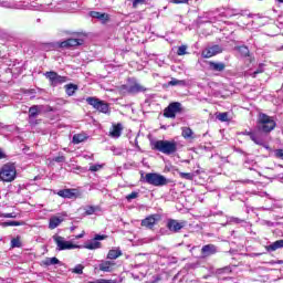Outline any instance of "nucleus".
<instances>
[{"mask_svg": "<svg viewBox=\"0 0 283 283\" xmlns=\"http://www.w3.org/2000/svg\"><path fill=\"white\" fill-rule=\"evenodd\" d=\"M217 119L220 120L221 123L229 122V113H219V114H217Z\"/></svg>", "mask_w": 283, "mask_h": 283, "instance_id": "obj_32", "label": "nucleus"}, {"mask_svg": "<svg viewBox=\"0 0 283 283\" xmlns=\"http://www.w3.org/2000/svg\"><path fill=\"white\" fill-rule=\"evenodd\" d=\"M187 85V82L185 80H178L176 77H172L170 82H168L167 87H176V86H185Z\"/></svg>", "mask_w": 283, "mask_h": 283, "instance_id": "obj_22", "label": "nucleus"}, {"mask_svg": "<svg viewBox=\"0 0 283 283\" xmlns=\"http://www.w3.org/2000/svg\"><path fill=\"white\" fill-rule=\"evenodd\" d=\"M57 196H60V198H69V199L76 198V189L60 190L57 192Z\"/></svg>", "mask_w": 283, "mask_h": 283, "instance_id": "obj_19", "label": "nucleus"}, {"mask_svg": "<svg viewBox=\"0 0 283 283\" xmlns=\"http://www.w3.org/2000/svg\"><path fill=\"white\" fill-rule=\"evenodd\" d=\"M2 158H6V154H3L2 150H0V160H1Z\"/></svg>", "mask_w": 283, "mask_h": 283, "instance_id": "obj_51", "label": "nucleus"}, {"mask_svg": "<svg viewBox=\"0 0 283 283\" xmlns=\"http://www.w3.org/2000/svg\"><path fill=\"white\" fill-rule=\"evenodd\" d=\"M216 54H222V46H220L218 44L208 46L201 53L203 59H211V56H216Z\"/></svg>", "mask_w": 283, "mask_h": 283, "instance_id": "obj_12", "label": "nucleus"}, {"mask_svg": "<svg viewBox=\"0 0 283 283\" xmlns=\"http://www.w3.org/2000/svg\"><path fill=\"white\" fill-rule=\"evenodd\" d=\"M124 90H126L128 94H140V92H147V88L136 80H130L128 84L124 85Z\"/></svg>", "mask_w": 283, "mask_h": 283, "instance_id": "obj_9", "label": "nucleus"}, {"mask_svg": "<svg viewBox=\"0 0 283 283\" xmlns=\"http://www.w3.org/2000/svg\"><path fill=\"white\" fill-rule=\"evenodd\" d=\"M72 229V231H74V228H71Z\"/></svg>", "mask_w": 283, "mask_h": 283, "instance_id": "obj_54", "label": "nucleus"}, {"mask_svg": "<svg viewBox=\"0 0 283 283\" xmlns=\"http://www.w3.org/2000/svg\"><path fill=\"white\" fill-rule=\"evenodd\" d=\"M99 283H112L109 280H102Z\"/></svg>", "mask_w": 283, "mask_h": 283, "instance_id": "obj_52", "label": "nucleus"}, {"mask_svg": "<svg viewBox=\"0 0 283 283\" xmlns=\"http://www.w3.org/2000/svg\"><path fill=\"white\" fill-rule=\"evenodd\" d=\"M3 217H4V218H17V216H12V214H10V213L4 214Z\"/></svg>", "mask_w": 283, "mask_h": 283, "instance_id": "obj_50", "label": "nucleus"}, {"mask_svg": "<svg viewBox=\"0 0 283 283\" xmlns=\"http://www.w3.org/2000/svg\"><path fill=\"white\" fill-rule=\"evenodd\" d=\"M145 182L153 185V187H165L167 185V178L156 172H148L145 176Z\"/></svg>", "mask_w": 283, "mask_h": 283, "instance_id": "obj_4", "label": "nucleus"}, {"mask_svg": "<svg viewBox=\"0 0 283 283\" xmlns=\"http://www.w3.org/2000/svg\"><path fill=\"white\" fill-rule=\"evenodd\" d=\"M87 140V135L81 133L73 136V144L80 145V143H85Z\"/></svg>", "mask_w": 283, "mask_h": 283, "instance_id": "obj_25", "label": "nucleus"}, {"mask_svg": "<svg viewBox=\"0 0 283 283\" xmlns=\"http://www.w3.org/2000/svg\"><path fill=\"white\" fill-rule=\"evenodd\" d=\"M250 139L255 144L260 145L261 147H265V149H269L266 144H264V138H262V135H260L258 132L252 133Z\"/></svg>", "mask_w": 283, "mask_h": 283, "instance_id": "obj_17", "label": "nucleus"}, {"mask_svg": "<svg viewBox=\"0 0 283 283\" xmlns=\"http://www.w3.org/2000/svg\"><path fill=\"white\" fill-rule=\"evenodd\" d=\"M84 235H85V233L82 232L81 234H77L75 238H76V240H81V238H83Z\"/></svg>", "mask_w": 283, "mask_h": 283, "instance_id": "obj_49", "label": "nucleus"}, {"mask_svg": "<svg viewBox=\"0 0 283 283\" xmlns=\"http://www.w3.org/2000/svg\"><path fill=\"white\" fill-rule=\"evenodd\" d=\"M53 240L57 245V251H67L72 249H78V245H75L70 241H65V238L63 237L54 235Z\"/></svg>", "mask_w": 283, "mask_h": 283, "instance_id": "obj_8", "label": "nucleus"}, {"mask_svg": "<svg viewBox=\"0 0 283 283\" xmlns=\"http://www.w3.org/2000/svg\"><path fill=\"white\" fill-rule=\"evenodd\" d=\"M57 45L63 50H70V48H78V45H83V39H67L65 41L59 42Z\"/></svg>", "mask_w": 283, "mask_h": 283, "instance_id": "obj_11", "label": "nucleus"}, {"mask_svg": "<svg viewBox=\"0 0 283 283\" xmlns=\"http://www.w3.org/2000/svg\"><path fill=\"white\" fill-rule=\"evenodd\" d=\"M120 255H123V252H120L119 250H109L107 254V259L116 260L117 258H120Z\"/></svg>", "mask_w": 283, "mask_h": 283, "instance_id": "obj_29", "label": "nucleus"}, {"mask_svg": "<svg viewBox=\"0 0 283 283\" xmlns=\"http://www.w3.org/2000/svg\"><path fill=\"white\" fill-rule=\"evenodd\" d=\"M182 104L180 102H172L164 109L165 118H176V114L182 112Z\"/></svg>", "mask_w": 283, "mask_h": 283, "instance_id": "obj_7", "label": "nucleus"}, {"mask_svg": "<svg viewBox=\"0 0 283 283\" xmlns=\"http://www.w3.org/2000/svg\"><path fill=\"white\" fill-rule=\"evenodd\" d=\"M86 103L88 105H92L94 109H97V112H101L102 114H109V104H107L104 101H101L96 97H87Z\"/></svg>", "mask_w": 283, "mask_h": 283, "instance_id": "obj_5", "label": "nucleus"}, {"mask_svg": "<svg viewBox=\"0 0 283 283\" xmlns=\"http://www.w3.org/2000/svg\"><path fill=\"white\" fill-rule=\"evenodd\" d=\"M83 269H85V266H83V264H77V265L72 270V273H75L76 275H83Z\"/></svg>", "mask_w": 283, "mask_h": 283, "instance_id": "obj_36", "label": "nucleus"}, {"mask_svg": "<svg viewBox=\"0 0 283 283\" xmlns=\"http://www.w3.org/2000/svg\"><path fill=\"white\" fill-rule=\"evenodd\" d=\"M189 0H172V3H188Z\"/></svg>", "mask_w": 283, "mask_h": 283, "instance_id": "obj_48", "label": "nucleus"}, {"mask_svg": "<svg viewBox=\"0 0 283 283\" xmlns=\"http://www.w3.org/2000/svg\"><path fill=\"white\" fill-rule=\"evenodd\" d=\"M101 169H103V166L101 165H92L90 167V171H101Z\"/></svg>", "mask_w": 283, "mask_h": 283, "instance_id": "obj_42", "label": "nucleus"}, {"mask_svg": "<svg viewBox=\"0 0 283 283\" xmlns=\"http://www.w3.org/2000/svg\"><path fill=\"white\" fill-rule=\"evenodd\" d=\"M17 178V167L13 164L3 165L0 169V179L3 182H12Z\"/></svg>", "mask_w": 283, "mask_h": 283, "instance_id": "obj_3", "label": "nucleus"}, {"mask_svg": "<svg viewBox=\"0 0 283 283\" xmlns=\"http://www.w3.org/2000/svg\"><path fill=\"white\" fill-rule=\"evenodd\" d=\"M80 211H83L84 213H96V211H101V208L94 206H85L80 208Z\"/></svg>", "mask_w": 283, "mask_h": 283, "instance_id": "obj_27", "label": "nucleus"}, {"mask_svg": "<svg viewBox=\"0 0 283 283\" xmlns=\"http://www.w3.org/2000/svg\"><path fill=\"white\" fill-rule=\"evenodd\" d=\"M105 235L96 234L93 240L85 243L84 249H88L90 251L101 249V242L98 240H105Z\"/></svg>", "mask_w": 283, "mask_h": 283, "instance_id": "obj_13", "label": "nucleus"}, {"mask_svg": "<svg viewBox=\"0 0 283 283\" xmlns=\"http://www.w3.org/2000/svg\"><path fill=\"white\" fill-rule=\"evenodd\" d=\"M11 247H12V249L21 247V240H19L18 238L12 239L11 240Z\"/></svg>", "mask_w": 283, "mask_h": 283, "instance_id": "obj_40", "label": "nucleus"}, {"mask_svg": "<svg viewBox=\"0 0 283 283\" xmlns=\"http://www.w3.org/2000/svg\"><path fill=\"white\" fill-rule=\"evenodd\" d=\"M145 3V0H134L133 1V8H138V6Z\"/></svg>", "mask_w": 283, "mask_h": 283, "instance_id": "obj_44", "label": "nucleus"}, {"mask_svg": "<svg viewBox=\"0 0 283 283\" xmlns=\"http://www.w3.org/2000/svg\"><path fill=\"white\" fill-rule=\"evenodd\" d=\"M67 96H74L76 90H78V86L75 84H66L65 86Z\"/></svg>", "mask_w": 283, "mask_h": 283, "instance_id": "obj_28", "label": "nucleus"}, {"mask_svg": "<svg viewBox=\"0 0 283 283\" xmlns=\"http://www.w3.org/2000/svg\"><path fill=\"white\" fill-rule=\"evenodd\" d=\"M90 17H92V19L102 21V23H107V21H109V15L107 13H101L98 11H91Z\"/></svg>", "mask_w": 283, "mask_h": 283, "instance_id": "obj_16", "label": "nucleus"}, {"mask_svg": "<svg viewBox=\"0 0 283 283\" xmlns=\"http://www.w3.org/2000/svg\"><path fill=\"white\" fill-rule=\"evenodd\" d=\"M150 147L154 151H159L166 156H174L178 151V142L165 139L151 140Z\"/></svg>", "mask_w": 283, "mask_h": 283, "instance_id": "obj_1", "label": "nucleus"}, {"mask_svg": "<svg viewBox=\"0 0 283 283\" xmlns=\"http://www.w3.org/2000/svg\"><path fill=\"white\" fill-rule=\"evenodd\" d=\"M179 176L185 180H193V174L191 172H179Z\"/></svg>", "mask_w": 283, "mask_h": 283, "instance_id": "obj_37", "label": "nucleus"}, {"mask_svg": "<svg viewBox=\"0 0 283 283\" xmlns=\"http://www.w3.org/2000/svg\"><path fill=\"white\" fill-rule=\"evenodd\" d=\"M40 109L38 105H33L29 108V120L32 122V118L39 116Z\"/></svg>", "mask_w": 283, "mask_h": 283, "instance_id": "obj_24", "label": "nucleus"}, {"mask_svg": "<svg viewBox=\"0 0 283 283\" xmlns=\"http://www.w3.org/2000/svg\"><path fill=\"white\" fill-rule=\"evenodd\" d=\"M216 275H224V273H231L230 266H224L216 270Z\"/></svg>", "mask_w": 283, "mask_h": 283, "instance_id": "obj_34", "label": "nucleus"}, {"mask_svg": "<svg viewBox=\"0 0 283 283\" xmlns=\"http://www.w3.org/2000/svg\"><path fill=\"white\" fill-rule=\"evenodd\" d=\"M181 136H184L185 138H193V130H191V128L189 127H184Z\"/></svg>", "mask_w": 283, "mask_h": 283, "instance_id": "obj_30", "label": "nucleus"}, {"mask_svg": "<svg viewBox=\"0 0 283 283\" xmlns=\"http://www.w3.org/2000/svg\"><path fill=\"white\" fill-rule=\"evenodd\" d=\"M237 50H238V52H240L241 56H244V57L249 56L250 51H249L248 46L242 45V46L237 48Z\"/></svg>", "mask_w": 283, "mask_h": 283, "instance_id": "obj_31", "label": "nucleus"}, {"mask_svg": "<svg viewBox=\"0 0 283 283\" xmlns=\"http://www.w3.org/2000/svg\"><path fill=\"white\" fill-rule=\"evenodd\" d=\"M54 163H65V156H57L53 158Z\"/></svg>", "mask_w": 283, "mask_h": 283, "instance_id": "obj_43", "label": "nucleus"}, {"mask_svg": "<svg viewBox=\"0 0 283 283\" xmlns=\"http://www.w3.org/2000/svg\"><path fill=\"white\" fill-rule=\"evenodd\" d=\"M262 72H264V70L262 67H260L259 70L254 71L252 76L253 78H255V76H258V74H262Z\"/></svg>", "mask_w": 283, "mask_h": 283, "instance_id": "obj_45", "label": "nucleus"}, {"mask_svg": "<svg viewBox=\"0 0 283 283\" xmlns=\"http://www.w3.org/2000/svg\"><path fill=\"white\" fill-rule=\"evenodd\" d=\"M276 125L277 124L275 123V119H273V117L264 113H261L259 115V124H258L259 132H264V134H271V132L275 129Z\"/></svg>", "mask_w": 283, "mask_h": 283, "instance_id": "obj_2", "label": "nucleus"}, {"mask_svg": "<svg viewBox=\"0 0 283 283\" xmlns=\"http://www.w3.org/2000/svg\"><path fill=\"white\" fill-rule=\"evenodd\" d=\"M120 134H123V125H120V124L113 125V127L109 132V136L112 138H120Z\"/></svg>", "mask_w": 283, "mask_h": 283, "instance_id": "obj_20", "label": "nucleus"}, {"mask_svg": "<svg viewBox=\"0 0 283 283\" xmlns=\"http://www.w3.org/2000/svg\"><path fill=\"white\" fill-rule=\"evenodd\" d=\"M114 263H112L111 261H103L99 264V271H103L104 273H112V265Z\"/></svg>", "mask_w": 283, "mask_h": 283, "instance_id": "obj_23", "label": "nucleus"}, {"mask_svg": "<svg viewBox=\"0 0 283 283\" xmlns=\"http://www.w3.org/2000/svg\"><path fill=\"white\" fill-rule=\"evenodd\" d=\"M241 134H242V136H250V138H251V135H253L254 132L245 130V132H242Z\"/></svg>", "mask_w": 283, "mask_h": 283, "instance_id": "obj_47", "label": "nucleus"}, {"mask_svg": "<svg viewBox=\"0 0 283 283\" xmlns=\"http://www.w3.org/2000/svg\"><path fill=\"white\" fill-rule=\"evenodd\" d=\"M136 198H138V192L136 191H133L126 196V200H128V202H132V200H136Z\"/></svg>", "mask_w": 283, "mask_h": 283, "instance_id": "obj_39", "label": "nucleus"}, {"mask_svg": "<svg viewBox=\"0 0 283 283\" xmlns=\"http://www.w3.org/2000/svg\"><path fill=\"white\" fill-rule=\"evenodd\" d=\"M231 222H234L235 224H240V222H244V220L239 219V218H233V219L231 220Z\"/></svg>", "mask_w": 283, "mask_h": 283, "instance_id": "obj_46", "label": "nucleus"}, {"mask_svg": "<svg viewBox=\"0 0 283 283\" xmlns=\"http://www.w3.org/2000/svg\"><path fill=\"white\" fill-rule=\"evenodd\" d=\"M279 3H283V0H276Z\"/></svg>", "mask_w": 283, "mask_h": 283, "instance_id": "obj_53", "label": "nucleus"}, {"mask_svg": "<svg viewBox=\"0 0 283 283\" xmlns=\"http://www.w3.org/2000/svg\"><path fill=\"white\" fill-rule=\"evenodd\" d=\"M23 221H7L2 223V227H21Z\"/></svg>", "mask_w": 283, "mask_h": 283, "instance_id": "obj_35", "label": "nucleus"}, {"mask_svg": "<svg viewBox=\"0 0 283 283\" xmlns=\"http://www.w3.org/2000/svg\"><path fill=\"white\" fill-rule=\"evenodd\" d=\"M61 222H63V219L59 217H52L49 222V229H56Z\"/></svg>", "mask_w": 283, "mask_h": 283, "instance_id": "obj_26", "label": "nucleus"}, {"mask_svg": "<svg viewBox=\"0 0 283 283\" xmlns=\"http://www.w3.org/2000/svg\"><path fill=\"white\" fill-rule=\"evenodd\" d=\"M44 76L50 81L52 87H57V85H63V83H67V76H61L54 71L44 73Z\"/></svg>", "mask_w": 283, "mask_h": 283, "instance_id": "obj_6", "label": "nucleus"}, {"mask_svg": "<svg viewBox=\"0 0 283 283\" xmlns=\"http://www.w3.org/2000/svg\"><path fill=\"white\" fill-rule=\"evenodd\" d=\"M167 229L171 231V233H180L181 229H185L187 227V221H178L176 219H168Z\"/></svg>", "mask_w": 283, "mask_h": 283, "instance_id": "obj_10", "label": "nucleus"}, {"mask_svg": "<svg viewBox=\"0 0 283 283\" xmlns=\"http://www.w3.org/2000/svg\"><path fill=\"white\" fill-rule=\"evenodd\" d=\"M177 54L178 56H185V54H187V45L179 46L177 50Z\"/></svg>", "mask_w": 283, "mask_h": 283, "instance_id": "obj_38", "label": "nucleus"}, {"mask_svg": "<svg viewBox=\"0 0 283 283\" xmlns=\"http://www.w3.org/2000/svg\"><path fill=\"white\" fill-rule=\"evenodd\" d=\"M201 253L205 258H209V255H216L218 253V248L213 244H207L202 247Z\"/></svg>", "mask_w": 283, "mask_h": 283, "instance_id": "obj_15", "label": "nucleus"}, {"mask_svg": "<svg viewBox=\"0 0 283 283\" xmlns=\"http://www.w3.org/2000/svg\"><path fill=\"white\" fill-rule=\"evenodd\" d=\"M209 70L212 72H224L227 65L222 62H208Z\"/></svg>", "mask_w": 283, "mask_h": 283, "instance_id": "obj_18", "label": "nucleus"}, {"mask_svg": "<svg viewBox=\"0 0 283 283\" xmlns=\"http://www.w3.org/2000/svg\"><path fill=\"white\" fill-rule=\"evenodd\" d=\"M265 249L270 253L273 251H277V249H283V239L277 240V241L271 243L270 245H266Z\"/></svg>", "mask_w": 283, "mask_h": 283, "instance_id": "obj_21", "label": "nucleus"}, {"mask_svg": "<svg viewBox=\"0 0 283 283\" xmlns=\"http://www.w3.org/2000/svg\"><path fill=\"white\" fill-rule=\"evenodd\" d=\"M60 263H61V261H59V260L56 259V256L49 258V259H46L45 262H44V264H46V266H52V265H54V264H60Z\"/></svg>", "mask_w": 283, "mask_h": 283, "instance_id": "obj_33", "label": "nucleus"}, {"mask_svg": "<svg viewBox=\"0 0 283 283\" xmlns=\"http://www.w3.org/2000/svg\"><path fill=\"white\" fill-rule=\"evenodd\" d=\"M275 158H279L280 160H283V149H276L274 150Z\"/></svg>", "mask_w": 283, "mask_h": 283, "instance_id": "obj_41", "label": "nucleus"}, {"mask_svg": "<svg viewBox=\"0 0 283 283\" xmlns=\"http://www.w3.org/2000/svg\"><path fill=\"white\" fill-rule=\"evenodd\" d=\"M160 220V216H149L146 219L142 220V227H146V229H154V224H156Z\"/></svg>", "mask_w": 283, "mask_h": 283, "instance_id": "obj_14", "label": "nucleus"}]
</instances>
